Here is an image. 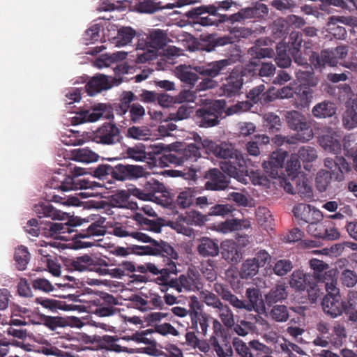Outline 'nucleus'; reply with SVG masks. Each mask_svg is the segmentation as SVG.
I'll return each mask as SVG.
<instances>
[{"label":"nucleus","mask_w":357,"mask_h":357,"mask_svg":"<svg viewBox=\"0 0 357 357\" xmlns=\"http://www.w3.org/2000/svg\"><path fill=\"white\" fill-rule=\"evenodd\" d=\"M337 282H328L325 284L326 294L323 298L321 306L324 312L331 318L340 316L343 312L347 319L345 323L349 328L357 329V303L354 296H349L347 301L341 300Z\"/></svg>","instance_id":"obj_1"},{"label":"nucleus","mask_w":357,"mask_h":357,"mask_svg":"<svg viewBox=\"0 0 357 357\" xmlns=\"http://www.w3.org/2000/svg\"><path fill=\"white\" fill-rule=\"evenodd\" d=\"M208 153L225 160L221 163L222 170L229 176L239 178L246 171L247 160L240 151L231 143H217L204 139L202 143Z\"/></svg>","instance_id":"obj_2"},{"label":"nucleus","mask_w":357,"mask_h":357,"mask_svg":"<svg viewBox=\"0 0 357 357\" xmlns=\"http://www.w3.org/2000/svg\"><path fill=\"white\" fill-rule=\"evenodd\" d=\"M131 236L139 241L149 243V245H132L128 247L130 252L137 255H159L163 259L169 258L178 259V253L175 249L167 242L156 241L147 234L140 231L131 232Z\"/></svg>","instance_id":"obj_3"},{"label":"nucleus","mask_w":357,"mask_h":357,"mask_svg":"<svg viewBox=\"0 0 357 357\" xmlns=\"http://www.w3.org/2000/svg\"><path fill=\"white\" fill-rule=\"evenodd\" d=\"M173 259H164L166 261V271L163 273L164 275L156 277L154 282L161 287L160 290L162 292H166L169 288L175 289L178 293L192 290L195 287L194 279L184 274L177 277L178 270Z\"/></svg>","instance_id":"obj_4"},{"label":"nucleus","mask_w":357,"mask_h":357,"mask_svg":"<svg viewBox=\"0 0 357 357\" xmlns=\"http://www.w3.org/2000/svg\"><path fill=\"white\" fill-rule=\"evenodd\" d=\"M84 174L82 168L75 167L70 174H67L64 169L55 172L52 178L47 182L46 186L63 192L78 189H87L92 188L91 183L79 176Z\"/></svg>","instance_id":"obj_5"},{"label":"nucleus","mask_w":357,"mask_h":357,"mask_svg":"<svg viewBox=\"0 0 357 357\" xmlns=\"http://www.w3.org/2000/svg\"><path fill=\"white\" fill-rule=\"evenodd\" d=\"M225 102L215 100L198 108L195 112V121L199 127L208 128L218 126L224 117Z\"/></svg>","instance_id":"obj_6"},{"label":"nucleus","mask_w":357,"mask_h":357,"mask_svg":"<svg viewBox=\"0 0 357 357\" xmlns=\"http://www.w3.org/2000/svg\"><path fill=\"white\" fill-rule=\"evenodd\" d=\"M190 307V319L188 328L197 333L198 335L206 336L213 317L203 310V304L193 296L188 302Z\"/></svg>","instance_id":"obj_7"},{"label":"nucleus","mask_w":357,"mask_h":357,"mask_svg":"<svg viewBox=\"0 0 357 357\" xmlns=\"http://www.w3.org/2000/svg\"><path fill=\"white\" fill-rule=\"evenodd\" d=\"M185 16L193 24L203 26L218 25L225 22V17L217 13V8L213 5H202L192 8L185 13Z\"/></svg>","instance_id":"obj_8"},{"label":"nucleus","mask_w":357,"mask_h":357,"mask_svg":"<svg viewBox=\"0 0 357 357\" xmlns=\"http://www.w3.org/2000/svg\"><path fill=\"white\" fill-rule=\"evenodd\" d=\"M290 287L298 291H307L309 299L315 301L319 296V285L314 283L311 273H305L301 270H295L291 275Z\"/></svg>","instance_id":"obj_9"},{"label":"nucleus","mask_w":357,"mask_h":357,"mask_svg":"<svg viewBox=\"0 0 357 357\" xmlns=\"http://www.w3.org/2000/svg\"><path fill=\"white\" fill-rule=\"evenodd\" d=\"M90 138L93 142L105 146H114L123 140L120 128L113 123H104L91 133Z\"/></svg>","instance_id":"obj_10"},{"label":"nucleus","mask_w":357,"mask_h":357,"mask_svg":"<svg viewBox=\"0 0 357 357\" xmlns=\"http://www.w3.org/2000/svg\"><path fill=\"white\" fill-rule=\"evenodd\" d=\"M79 301L89 303V307H93L91 312L100 317L112 316L117 312L114 307L118 304L117 299L107 293H102L100 296L94 295L87 301L83 298H79Z\"/></svg>","instance_id":"obj_11"},{"label":"nucleus","mask_w":357,"mask_h":357,"mask_svg":"<svg viewBox=\"0 0 357 357\" xmlns=\"http://www.w3.org/2000/svg\"><path fill=\"white\" fill-rule=\"evenodd\" d=\"M34 211L39 219L46 217L50 218L52 220H67V222L63 224V227L61 229V231L60 234L66 233L70 234L73 232H75V234H77L79 232L78 229H75V227H77V225H73L70 222L69 216L66 213H63L60 210L56 209L50 203H42L35 206ZM79 225H77V226Z\"/></svg>","instance_id":"obj_12"},{"label":"nucleus","mask_w":357,"mask_h":357,"mask_svg":"<svg viewBox=\"0 0 357 357\" xmlns=\"http://www.w3.org/2000/svg\"><path fill=\"white\" fill-rule=\"evenodd\" d=\"M285 116L289 128L297 132V139L305 142L312 138L313 132L305 115L298 111L291 110L287 112Z\"/></svg>","instance_id":"obj_13"},{"label":"nucleus","mask_w":357,"mask_h":357,"mask_svg":"<svg viewBox=\"0 0 357 357\" xmlns=\"http://www.w3.org/2000/svg\"><path fill=\"white\" fill-rule=\"evenodd\" d=\"M70 268L75 271H93L98 274H105L107 264L105 259L84 255L78 257L70 262Z\"/></svg>","instance_id":"obj_14"},{"label":"nucleus","mask_w":357,"mask_h":357,"mask_svg":"<svg viewBox=\"0 0 357 357\" xmlns=\"http://www.w3.org/2000/svg\"><path fill=\"white\" fill-rule=\"evenodd\" d=\"M201 156L199 147L191 143L186 146L181 151L176 153H169L164 155L161 158V162L165 165H167V163L182 165L185 162H193Z\"/></svg>","instance_id":"obj_15"},{"label":"nucleus","mask_w":357,"mask_h":357,"mask_svg":"<svg viewBox=\"0 0 357 357\" xmlns=\"http://www.w3.org/2000/svg\"><path fill=\"white\" fill-rule=\"evenodd\" d=\"M62 222H52L50 221L43 223L36 218H32L27 222L24 227L26 232L33 236H38L43 234L46 236H55L60 234L61 228L63 227Z\"/></svg>","instance_id":"obj_16"},{"label":"nucleus","mask_w":357,"mask_h":357,"mask_svg":"<svg viewBox=\"0 0 357 357\" xmlns=\"http://www.w3.org/2000/svg\"><path fill=\"white\" fill-rule=\"evenodd\" d=\"M233 347L241 357H254L251 349L258 351L257 357L259 354H271L272 353V349L269 347L256 340L250 341L247 344L242 340L235 337L233 340Z\"/></svg>","instance_id":"obj_17"},{"label":"nucleus","mask_w":357,"mask_h":357,"mask_svg":"<svg viewBox=\"0 0 357 357\" xmlns=\"http://www.w3.org/2000/svg\"><path fill=\"white\" fill-rule=\"evenodd\" d=\"M310 266L312 270L311 277L314 278V283L319 287L324 286L328 282H337L335 278V273L333 271H327L328 264L317 259H312L309 261Z\"/></svg>","instance_id":"obj_18"},{"label":"nucleus","mask_w":357,"mask_h":357,"mask_svg":"<svg viewBox=\"0 0 357 357\" xmlns=\"http://www.w3.org/2000/svg\"><path fill=\"white\" fill-rule=\"evenodd\" d=\"M287 155L288 152L281 149L273 151L268 160L262 163L264 172L273 178L279 177L280 174H283L282 169Z\"/></svg>","instance_id":"obj_19"},{"label":"nucleus","mask_w":357,"mask_h":357,"mask_svg":"<svg viewBox=\"0 0 357 357\" xmlns=\"http://www.w3.org/2000/svg\"><path fill=\"white\" fill-rule=\"evenodd\" d=\"M293 213L296 223L301 227L319 220L322 217L321 211L309 204L303 203L296 205L293 208Z\"/></svg>","instance_id":"obj_20"},{"label":"nucleus","mask_w":357,"mask_h":357,"mask_svg":"<svg viewBox=\"0 0 357 357\" xmlns=\"http://www.w3.org/2000/svg\"><path fill=\"white\" fill-rule=\"evenodd\" d=\"M112 180L123 181L136 179L144 176L143 167L138 165L117 164L112 165Z\"/></svg>","instance_id":"obj_21"},{"label":"nucleus","mask_w":357,"mask_h":357,"mask_svg":"<svg viewBox=\"0 0 357 357\" xmlns=\"http://www.w3.org/2000/svg\"><path fill=\"white\" fill-rule=\"evenodd\" d=\"M207 181L205 183V188L208 190H224L229 186V181L227 176L217 168H211L204 174Z\"/></svg>","instance_id":"obj_22"},{"label":"nucleus","mask_w":357,"mask_h":357,"mask_svg":"<svg viewBox=\"0 0 357 357\" xmlns=\"http://www.w3.org/2000/svg\"><path fill=\"white\" fill-rule=\"evenodd\" d=\"M324 165L330 169L331 175L337 181L344 179V174L351 171L349 163L342 156H335L334 158H326L324 160Z\"/></svg>","instance_id":"obj_23"},{"label":"nucleus","mask_w":357,"mask_h":357,"mask_svg":"<svg viewBox=\"0 0 357 357\" xmlns=\"http://www.w3.org/2000/svg\"><path fill=\"white\" fill-rule=\"evenodd\" d=\"M107 106L105 104L95 107L92 109H80L71 118L73 125H79L86 122H95L105 114Z\"/></svg>","instance_id":"obj_24"},{"label":"nucleus","mask_w":357,"mask_h":357,"mask_svg":"<svg viewBox=\"0 0 357 357\" xmlns=\"http://www.w3.org/2000/svg\"><path fill=\"white\" fill-rule=\"evenodd\" d=\"M232 63L231 59H225L208 63L204 66H197L195 70L201 75L214 78L220 75Z\"/></svg>","instance_id":"obj_25"},{"label":"nucleus","mask_w":357,"mask_h":357,"mask_svg":"<svg viewBox=\"0 0 357 357\" xmlns=\"http://www.w3.org/2000/svg\"><path fill=\"white\" fill-rule=\"evenodd\" d=\"M341 136L339 132L329 129L327 132L319 137L320 146L326 151L338 154L341 151Z\"/></svg>","instance_id":"obj_26"},{"label":"nucleus","mask_w":357,"mask_h":357,"mask_svg":"<svg viewBox=\"0 0 357 357\" xmlns=\"http://www.w3.org/2000/svg\"><path fill=\"white\" fill-rule=\"evenodd\" d=\"M110 77L102 74L93 76L85 85L86 92L93 96L103 90H107L113 86L114 79H109Z\"/></svg>","instance_id":"obj_27"},{"label":"nucleus","mask_w":357,"mask_h":357,"mask_svg":"<svg viewBox=\"0 0 357 357\" xmlns=\"http://www.w3.org/2000/svg\"><path fill=\"white\" fill-rule=\"evenodd\" d=\"M243 84V79L237 71H232L226 79L220 89L222 94L227 98L235 97L240 94Z\"/></svg>","instance_id":"obj_28"},{"label":"nucleus","mask_w":357,"mask_h":357,"mask_svg":"<svg viewBox=\"0 0 357 357\" xmlns=\"http://www.w3.org/2000/svg\"><path fill=\"white\" fill-rule=\"evenodd\" d=\"M309 60L315 68H321L326 65L334 66L337 63V61L332 49L322 50L321 55L315 52H312L310 55Z\"/></svg>","instance_id":"obj_29"},{"label":"nucleus","mask_w":357,"mask_h":357,"mask_svg":"<svg viewBox=\"0 0 357 357\" xmlns=\"http://www.w3.org/2000/svg\"><path fill=\"white\" fill-rule=\"evenodd\" d=\"M169 41L167 33L162 29H153L146 36V47L158 50L163 48Z\"/></svg>","instance_id":"obj_30"},{"label":"nucleus","mask_w":357,"mask_h":357,"mask_svg":"<svg viewBox=\"0 0 357 357\" xmlns=\"http://www.w3.org/2000/svg\"><path fill=\"white\" fill-rule=\"evenodd\" d=\"M197 251L203 257H215L218 255L220 248L216 241L203 236L198 239Z\"/></svg>","instance_id":"obj_31"},{"label":"nucleus","mask_w":357,"mask_h":357,"mask_svg":"<svg viewBox=\"0 0 357 357\" xmlns=\"http://www.w3.org/2000/svg\"><path fill=\"white\" fill-rule=\"evenodd\" d=\"M314 86L307 84H300L295 90V102L298 108H305L309 106L313 98Z\"/></svg>","instance_id":"obj_32"},{"label":"nucleus","mask_w":357,"mask_h":357,"mask_svg":"<svg viewBox=\"0 0 357 357\" xmlns=\"http://www.w3.org/2000/svg\"><path fill=\"white\" fill-rule=\"evenodd\" d=\"M339 22L347 24V19L345 17H330L326 24L327 31L336 39H344L347 31L344 27L338 24Z\"/></svg>","instance_id":"obj_33"},{"label":"nucleus","mask_w":357,"mask_h":357,"mask_svg":"<svg viewBox=\"0 0 357 357\" xmlns=\"http://www.w3.org/2000/svg\"><path fill=\"white\" fill-rule=\"evenodd\" d=\"M335 105L328 100L316 104L312 109V114L317 119L330 118L336 114Z\"/></svg>","instance_id":"obj_34"},{"label":"nucleus","mask_w":357,"mask_h":357,"mask_svg":"<svg viewBox=\"0 0 357 357\" xmlns=\"http://www.w3.org/2000/svg\"><path fill=\"white\" fill-rule=\"evenodd\" d=\"M105 222V218H102L91 223L86 230L79 231V234H74L73 238H85L92 236H103L106 233V228L103 225Z\"/></svg>","instance_id":"obj_35"},{"label":"nucleus","mask_w":357,"mask_h":357,"mask_svg":"<svg viewBox=\"0 0 357 357\" xmlns=\"http://www.w3.org/2000/svg\"><path fill=\"white\" fill-rule=\"evenodd\" d=\"M317 336L313 340L312 343L315 346L327 347L330 344V325L325 321H319L316 325Z\"/></svg>","instance_id":"obj_36"},{"label":"nucleus","mask_w":357,"mask_h":357,"mask_svg":"<svg viewBox=\"0 0 357 357\" xmlns=\"http://www.w3.org/2000/svg\"><path fill=\"white\" fill-rule=\"evenodd\" d=\"M176 77L186 86L192 87L198 80L197 73L192 72L190 66L179 65L175 69Z\"/></svg>","instance_id":"obj_37"},{"label":"nucleus","mask_w":357,"mask_h":357,"mask_svg":"<svg viewBox=\"0 0 357 357\" xmlns=\"http://www.w3.org/2000/svg\"><path fill=\"white\" fill-rule=\"evenodd\" d=\"M293 183L296 185V193L305 200H310L313 197V192L311 185L307 180L303 176H293L291 178Z\"/></svg>","instance_id":"obj_38"},{"label":"nucleus","mask_w":357,"mask_h":357,"mask_svg":"<svg viewBox=\"0 0 357 357\" xmlns=\"http://www.w3.org/2000/svg\"><path fill=\"white\" fill-rule=\"evenodd\" d=\"M197 192L195 188H188L179 192L175 204L176 206L181 209H185L194 206L195 197Z\"/></svg>","instance_id":"obj_39"},{"label":"nucleus","mask_w":357,"mask_h":357,"mask_svg":"<svg viewBox=\"0 0 357 357\" xmlns=\"http://www.w3.org/2000/svg\"><path fill=\"white\" fill-rule=\"evenodd\" d=\"M136 36V31L130 26H123L118 30L117 36L112 38V43L117 47L127 45Z\"/></svg>","instance_id":"obj_40"},{"label":"nucleus","mask_w":357,"mask_h":357,"mask_svg":"<svg viewBox=\"0 0 357 357\" xmlns=\"http://www.w3.org/2000/svg\"><path fill=\"white\" fill-rule=\"evenodd\" d=\"M126 56L127 53L126 52L103 54L96 60L95 66L98 68L109 67L114 63L124 60L126 58Z\"/></svg>","instance_id":"obj_41"},{"label":"nucleus","mask_w":357,"mask_h":357,"mask_svg":"<svg viewBox=\"0 0 357 357\" xmlns=\"http://www.w3.org/2000/svg\"><path fill=\"white\" fill-rule=\"evenodd\" d=\"M250 227V222L243 220L230 219L218 225L217 230L227 234L230 231L246 229Z\"/></svg>","instance_id":"obj_42"},{"label":"nucleus","mask_w":357,"mask_h":357,"mask_svg":"<svg viewBox=\"0 0 357 357\" xmlns=\"http://www.w3.org/2000/svg\"><path fill=\"white\" fill-rule=\"evenodd\" d=\"M222 257L227 262L237 263L240 259V253L237 250L236 243L233 241H224L222 243Z\"/></svg>","instance_id":"obj_43"},{"label":"nucleus","mask_w":357,"mask_h":357,"mask_svg":"<svg viewBox=\"0 0 357 357\" xmlns=\"http://www.w3.org/2000/svg\"><path fill=\"white\" fill-rule=\"evenodd\" d=\"M346 337L347 331L344 326L335 321L333 326L332 333H331L330 344L335 347H340L343 344Z\"/></svg>","instance_id":"obj_44"},{"label":"nucleus","mask_w":357,"mask_h":357,"mask_svg":"<svg viewBox=\"0 0 357 357\" xmlns=\"http://www.w3.org/2000/svg\"><path fill=\"white\" fill-rule=\"evenodd\" d=\"M287 297L286 287L284 284H278L265 296V301L268 305L271 306L274 303L284 300Z\"/></svg>","instance_id":"obj_45"},{"label":"nucleus","mask_w":357,"mask_h":357,"mask_svg":"<svg viewBox=\"0 0 357 357\" xmlns=\"http://www.w3.org/2000/svg\"><path fill=\"white\" fill-rule=\"evenodd\" d=\"M305 70H298L296 72V77L301 84H307L309 86H317L319 83V79L314 75L312 65L309 68H305Z\"/></svg>","instance_id":"obj_46"},{"label":"nucleus","mask_w":357,"mask_h":357,"mask_svg":"<svg viewBox=\"0 0 357 357\" xmlns=\"http://www.w3.org/2000/svg\"><path fill=\"white\" fill-rule=\"evenodd\" d=\"M73 158L79 162L90 163L98 160L99 155L89 148H79L73 151Z\"/></svg>","instance_id":"obj_47"},{"label":"nucleus","mask_w":357,"mask_h":357,"mask_svg":"<svg viewBox=\"0 0 357 357\" xmlns=\"http://www.w3.org/2000/svg\"><path fill=\"white\" fill-rule=\"evenodd\" d=\"M261 40L259 39L256 41L254 46L248 50V54L253 59L271 58L275 54L274 50L271 47H262Z\"/></svg>","instance_id":"obj_48"},{"label":"nucleus","mask_w":357,"mask_h":357,"mask_svg":"<svg viewBox=\"0 0 357 357\" xmlns=\"http://www.w3.org/2000/svg\"><path fill=\"white\" fill-rule=\"evenodd\" d=\"M255 13L256 10L251 9L250 7H248L242 8L238 13L231 15L222 14V16L226 17L224 18L225 20V22H244L246 20L255 18Z\"/></svg>","instance_id":"obj_49"},{"label":"nucleus","mask_w":357,"mask_h":357,"mask_svg":"<svg viewBox=\"0 0 357 357\" xmlns=\"http://www.w3.org/2000/svg\"><path fill=\"white\" fill-rule=\"evenodd\" d=\"M287 48L285 45L277 46L275 56V63L279 68H287L291 64V56L289 53H287Z\"/></svg>","instance_id":"obj_50"},{"label":"nucleus","mask_w":357,"mask_h":357,"mask_svg":"<svg viewBox=\"0 0 357 357\" xmlns=\"http://www.w3.org/2000/svg\"><path fill=\"white\" fill-rule=\"evenodd\" d=\"M15 260L18 270L24 271L26 269L30 260V254L26 247L21 245L15 250Z\"/></svg>","instance_id":"obj_51"},{"label":"nucleus","mask_w":357,"mask_h":357,"mask_svg":"<svg viewBox=\"0 0 357 357\" xmlns=\"http://www.w3.org/2000/svg\"><path fill=\"white\" fill-rule=\"evenodd\" d=\"M218 317L221 322L227 328H233L234 326V315L231 310L227 305L222 304L218 310Z\"/></svg>","instance_id":"obj_52"},{"label":"nucleus","mask_w":357,"mask_h":357,"mask_svg":"<svg viewBox=\"0 0 357 357\" xmlns=\"http://www.w3.org/2000/svg\"><path fill=\"white\" fill-rule=\"evenodd\" d=\"M245 295L249 301V302L245 301V310H252L253 308L258 307V303L263 302L260 291L257 288H248Z\"/></svg>","instance_id":"obj_53"},{"label":"nucleus","mask_w":357,"mask_h":357,"mask_svg":"<svg viewBox=\"0 0 357 357\" xmlns=\"http://www.w3.org/2000/svg\"><path fill=\"white\" fill-rule=\"evenodd\" d=\"M211 324H212L213 329V335L211 337H215L217 340L220 338L223 342H225L229 334V329L231 328L225 327L222 322L213 317L211 321Z\"/></svg>","instance_id":"obj_54"},{"label":"nucleus","mask_w":357,"mask_h":357,"mask_svg":"<svg viewBox=\"0 0 357 357\" xmlns=\"http://www.w3.org/2000/svg\"><path fill=\"white\" fill-rule=\"evenodd\" d=\"M164 264H153L146 263L145 265H141L137 267V271L142 273H145L147 271L151 273L160 277L164 275L163 273L166 271V261L163 259Z\"/></svg>","instance_id":"obj_55"},{"label":"nucleus","mask_w":357,"mask_h":357,"mask_svg":"<svg viewBox=\"0 0 357 357\" xmlns=\"http://www.w3.org/2000/svg\"><path fill=\"white\" fill-rule=\"evenodd\" d=\"M126 135L135 139H146L151 135V130L146 126H132L127 130Z\"/></svg>","instance_id":"obj_56"},{"label":"nucleus","mask_w":357,"mask_h":357,"mask_svg":"<svg viewBox=\"0 0 357 357\" xmlns=\"http://www.w3.org/2000/svg\"><path fill=\"white\" fill-rule=\"evenodd\" d=\"M126 153L129 158L142 161L146 158V147L142 143H138L132 147H128Z\"/></svg>","instance_id":"obj_57"},{"label":"nucleus","mask_w":357,"mask_h":357,"mask_svg":"<svg viewBox=\"0 0 357 357\" xmlns=\"http://www.w3.org/2000/svg\"><path fill=\"white\" fill-rule=\"evenodd\" d=\"M333 177V176L328 171H319L315 179V185L317 190L321 192H325Z\"/></svg>","instance_id":"obj_58"},{"label":"nucleus","mask_w":357,"mask_h":357,"mask_svg":"<svg viewBox=\"0 0 357 357\" xmlns=\"http://www.w3.org/2000/svg\"><path fill=\"white\" fill-rule=\"evenodd\" d=\"M270 316L275 321H287L289 317L287 307L284 305H275L271 309Z\"/></svg>","instance_id":"obj_59"},{"label":"nucleus","mask_w":357,"mask_h":357,"mask_svg":"<svg viewBox=\"0 0 357 357\" xmlns=\"http://www.w3.org/2000/svg\"><path fill=\"white\" fill-rule=\"evenodd\" d=\"M259 268V265H257L254 259H248L242 264L241 275L243 278L253 277L258 273Z\"/></svg>","instance_id":"obj_60"},{"label":"nucleus","mask_w":357,"mask_h":357,"mask_svg":"<svg viewBox=\"0 0 357 357\" xmlns=\"http://www.w3.org/2000/svg\"><path fill=\"white\" fill-rule=\"evenodd\" d=\"M342 123L345 128L350 130L357 126V111L346 106L342 116Z\"/></svg>","instance_id":"obj_61"},{"label":"nucleus","mask_w":357,"mask_h":357,"mask_svg":"<svg viewBox=\"0 0 357 357\" xmlns=\"http://www.w3.org/2000/svg\"><path fill=\"white\" fill-rule=\"evenodd\" d=\"M137 100L136 96L131 91H124L121 97L119 109L117 111L120 114H125L131 107V102Z\"/></svg>","instance_id":"obj_62"},{"label":"nucleus","mask_w":357,"mask_h":357,"mask_svg":"<svg viewBox=\"0 0 357 357\" xmlns=\"http://www.w3.org/2000/svg\"><path fill=\"white\" fill-rule=\"evenodd\" d=\"M130 198V193L127 190H121L114 192L110 198L112 206L119 208L126 206Z\"/></svg>","instance_id":"obj_63"},{"label":"nucleus","mask_w":357,"mask_h":357,"mask_svg":"<svg viewBox=\"0 0 357 357\" xmlns=\"http://www.w3.org/2000/svg\"><path fill=\"white\" fill-rule=\"evenodd\" d=\"M296 155L298 160L303 162H312L317 157L315 149L310 146H303L300 147L298 153Z\"/></svg>","instance_id":"obj_64"}]
</instances>
